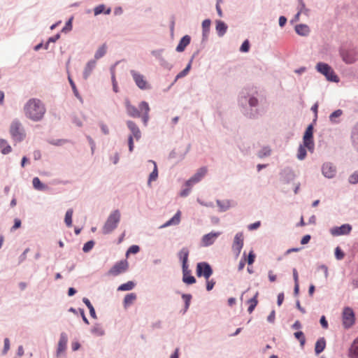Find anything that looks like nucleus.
Wrapping results in <instances>:
<instances>
[{"instance_id": "cd10ccee", "label": "nucleus", "mask_w": 358, "mask_h": 358, "mask_svg": "<svg viewBox=\"0 0 358 358\" xmlns=\"http://www.w3.org/2000/svg\"><path fill=\"white\" fill-rule=\"evenodd\" d=\"M93 12L94 16H97L99 15H110L111 13V8L109 6H106L104 3H100L96 6L93 8Z\"/></svg>"}, {"instance_id": "c03bdc74", "label": "nucleus", "mask_w": 358, "mask_h": 358, "mask_svg": "<svg viewBox=\"0 0 358 358\" xmlns=\"http://www.w3.org/2000/svg\"><path fill=\"white\" fill-rule=\"evenodd\" d=\"M73 208H69L64 216V223L67 227H71L73 226Z\"/></svg>"}, {"instance_id": "ddd939ff", "label": "nucleus", "mask_w": 358, "mask_h": 358, "mask_svg": "<svg viewBox=\"0 0 358 358\" xmlns=\"http://www.w3.org/2000/svg\"><path fill=\"white\" fill-rule=\"evenodd\" d=\"M244 245V237H243V233L242 231L238 232L236 234L233 245H232V250L234 252L236 257H238Z\"/></svg>"}, {"instance_id": "72a5a7b5", "label": "nucleus", "mask_w": 358, "mask_h": 358, "mask_svg": "<svg viewBox=\"0 0 358 358\" xmlns=\"http://www.w3.org/2000/svg\"><path fill=\"white\" fill-rule=\"evenodd\" d=\"M137 295L134 292H130L127 294L122 301V304L124 308H127L133 304V303L136 300Z\"/></svg>"}, {"instance_id": "09e8293b", "label": "nucleus", "mask_w": 358, "mask_h": 358, "mask_svg": "<svg viewBox=\"0 0 358 358\" xmlns=\"http://www.w3.org/2000/svg\"><path fill=\"white\" fill-rule=\"evenodd\" d=\"M107 51V46L106 43L101 45L94 53V59H99L103 57Z\"/></svg>"}, {"instance_id": "6e6d98bb", "label": "nucleus", "mask_w": 358, "mask_h": 358, "mask_svg": "<svg viewBox=\"0 0 358 358\" xmlns=\"http://www.w3.org/2000/svg\"><path fill=\"white\" fill-rule=\"evenodd\" d=\"M345 256V252L340 246H336L334 249V257L336 260H342Z\"/></svg>"}, {"instance_id": "a18cd8bd", "label": "nucleus", "mask_w": 358, "mask_h": 358, "mask_svg": "<svg viewBox=\"0 0 358 358\" xmlns=\"http://www.w3.org/2000/svg\"><path fill=\"white\" fill-rule=\"evenodd\" d=\"M90 332L91 334L98 336H103L105 335V331L99 323H95L94 327L91 329Z\"/></svg>"}, {"instance_id": "052dcab7", "label": "nucleus", "mask_w": 358, "mask_h": 358, "mask_svg": "<svg viewBox=\"0 0 358 358\" xmlns=\"http://www.w3.org/2000/svg\"><path fill=\"white\" fill-rule=\"evenodd\" d=\"M271 154V150L268 146H264L259 152V157L262 158L270 156Z\"/></svg>"}, {"instance_id": "b1692460", "label": "nucleus", "mask_w": 358, "mask_h": 358, "mask_svg": "<svg viewBox=\"0 0 358 358\" xmlns=\"http://www.w3.org/2000/svg\"><path fill=\"white\" fill-rule=\"evenodd\" d=\"M294 31L300 36H308L310 32L309 26L306 24H296L294 27Z\"/></svg>"}, {"instance_id": "393cba45", "label": "nucleus", "mask_w": 358, "mask_h": 358, "mask_svg": "<svg viewBox=\"0 0 358 358\" xmlns=\"http://www.w3.org/2000/svg\"><path fill=\"white\" fill-rule=\"evenodd\" d=\"M343 114V110L338 108L334 110L329 115V120L331 124H338L341 122V116Z\"/></svg>"}, {"instance_id": "c85d7f7f", "label": "nucleus", "mask_w": 358, "mask_h": 358, "mask_svg": "<svg viewBox=\"0 0 358 358\" xmlns=\"http://www.w3.org/2000/svg\"><path fill=\"white\" fill-rule=\"evenodd\" d=\"M96 66V61L95 59H90L86 64L84 71L83 73V78L84 80H87L90 76L91 75L92 71Z\"/></svg>"}, {"instance_id": "49530a36", "label": "nucleus", "mask_w": 358, "mask_h": 358, "mask_svg": "<svg viewBox=\"0 0 358 358\" xmlns=\"http://www.w3.org/2000/svg\"><path fill=\"white\" fill-rule=\"evenodd\" d=\"M73 16L70 17L65 22L64 26L62 28L60 33L67 34L73 29Z\"/></svg>"}, {"instance_id": "5fc2aeb1", "label": "nucleus", "mask_w": 358, "mask_h": 358, "mask_svg": "<svg viewBox=\"0 0 358 358\" xmlns=\"http://www.w3.org/2000/svg\"><path fill=\"white\" fill-rule=\"evenodd\" d=\"M212 21L210 18L203 20L201 22L202 32L210 33Z\"/></svg>"}, {"instance_id": "c9c22d12", "label": "nucleus", "mask_w": 358, "mask_h": 358, "mask_svg": "<svg viewBox=\"0 0 358 358\" xmlns=\"http://www.w3.org/2000/svg\"><path fill=\"white\" fill-rule=\"evenodd\" d=\"M136 285V282L134 280H129L120 285L117 289L118 292H127L132 290Z\"/></svg>"}, {"instance_id": "f8f14e48", "label": "nucleus", "mask_w": 358, "mask_h": 358, "mask_svg": "<svg viewBox=\"0 0 358 358\" xmlns=\"http://www.w3.org/2000/svg\"><path fill=\"white\" fill-rule=\"evenodd\" d=\"M352 230V226L349 223H344L340 226H334L329 229L333 236H341L349 235Z\"/></svg>"}, {"instance_id": "f257e3e1", "label": "nucleus", "mask_w": 358, "mask_h": 358, "mask_svg": "<svg viewBox=\"0 0 358 358\" xmlns=\"http://www.w3.org/2000/svg\"><path fill=\"white\" fill-rule=\"evenodd\" d=\"M238 106L243 115L250 120H257L262 115V110L259 107V101L253 94L241 96Z\"/></svg>"}, {"instance_id": "a878e982", "label": "nucleus", "mask_w": 358, "mask_h": 358, "mask_svg": "<svg viewBox=\"0 0 358 358\" xmlns=\"http://www.w3.org/2000/svg\"><path fill=\"white\" fill-rule=\"evenodd\" d=\"M327 341L324 337H320L315 343L314 352L315 355H320L325 350Z\"/></svg>"}, {"instance_id": "338daca9", "label": "nucleus", "mask_w": 358, "mask_h": 358, "mask_svg": "<svg viewBox=\"0 0 358 358\" xmlns=\"http://www.w3.org/2000/svg\"><path fill=\"white\" fill-rule=\"evenodd\" d=\"M10 348V340L8 338H5L3 340V350L1 352L2 355H4L7 354V352H8Z\"/></svg>"}, {"instance_id": "9d476101", "label": "nucleus", "mask_w": 358, "mask_h": 358, "mask_svg": "<svg viewBox=\"0 0 358 358\" xmlns=\"http://www.w3.org/2000/svg\"><path fill=\"white\" fill-rule=\"evenodd\" d=\"M130 74L131 75L136 85L141 90H148L152 88L151 85L145 79V76L141 73L131 70Z\"/></svg>"}, {"instance_id": "f704fd0d", "label": "nucleus", "mask_w": 358, "mask_h": 358, "mask_svg": "<svg viewBox=\"0 0 358 358\" xmlns=\"http://www.w3.org/2000/svg\"><path fill=\"white\" fill-rule=\"evenodd\" d=\"M148 162L152 163L154 165L153 169L150 173V174L148 176V184L150 185L151 182H153V181H155L157 180L158 176H159V171H158L157 162L155 161L150 159Z\"/></svg>"}, {"instance_id": "20e7f679", "label": "nucleus", "mask_w": 358, "mask_h": 358, "mask_svg": "<svg viewBox=\"0 0 358 358\" xmlns=\"http://www.w3.org/2000/svg\"><path fill=\"white\" fill-rule=\"evenodd\" d=\"M315 70L324 76L328 82L338 83L340 81V78L334 69L326 62H317L315 66Z\"/></svg>"}, {"instance_id": "bf43d9fd", "label": "nucleus", "mask_w": 358, "mask_h": 358, "mask_svg": "<svg viewBox=\"0 0 358 358\" xmlns=\"http://www.w3.org/2000/svg\"><path fill=\"white\" fill-rule=\"evenodd\" d=\"M348 182L351 185H356L358 183V170L354 171L349 176Z\"/></svg>"}, {"instance_id": "4be33fe9", "label": "nucleus", "mask_w": 358, "mask_h": 358, "mask_svg": "<svg viewBox=\"0 0 358 358\" xmlns=\"http://www.w3.org/2000/svg\"><path fill=\"white\" fill-rule=\"evenodd\" d=\"M191 41L192 37L188 34H185L182 36L176 48V51L178 52H184L187 47L190 44Z\"/></svg>"}, {"instance_id": "79ce46f5", "label": "nucleus", "mask_w": 358, "mask_h": 358, "mask_svg": "<svg viewBox=\"0 0 358 358\" xmlns=\"http://www.w3.org/2000/svg\"><path fill=\"white\" fill-rule=\"evenodd\" d=\"M181 220V211L178 210L170 219L167 220V224L171 226L178 225Z\"/></svg>"}, {"instance_id": "bb28decb", "label": "nucleus", "mask_w": 358, "mask_h": 358, "mask_svg": "<svg viewBox=\"0 0 358 358\" xmlns=\"http://www.w3.org/2000/svg\"><path fill=\"white\" fill-rule=\"evenodd\" d=\"M32 185L34 189L41 192H47L49 190V186L42 182L38 177H34L32 179Z\"/></svg>"}, {"instance_id": "5701e85b", "label": "nucleus", "mask_w": 358, "mask_h": 358, "mask_svg": "<svg viewBox=\"0 0 358 358\" xmlns=\"http://www.w3.org/2000/svg\"><path fill=\"white\" fill-rule=\"evenodd\" d=\"M215 31L219 37H222L225 35L228 30L227 24L221 20H215Z\"/></svg>"}, {"instance_id": "a211bd4d", "label": "nucleus", "mask_w": 358, "mask_h": 358, "mask_svg": "<svg viewBox=\"0 0 358 358\" xmlns=\"http://www.w3.org/2000/svg\"><path fill=\"white\" fill-rule=\"evenodd\" d=\"M126 124L130 131L128 136L135 138L137 141H139L141 138V131L136 123L133 120H129L126 121Z\"/></svg>"}, {"instance_id": "8fccbe9b", "label": "nucleus", "mask_w": 358, "mask_h": 358, "mask_svg": "<svg viewBox=\"0 0 358 358\" xmlns=\"http://www.w3.org/2000/svg\"><path fill=\"white\" fill-rule=\"evenodd\" d=\"M176 293L181 295V298L185 305H191V301L192 299V295L189 293H182L181 292L177 290Z\"/></svg>"}, {"instance_id": "2f4dec72", "label": "nucleus", "mask_w": 358, "mask_h": 358, "mask_svg": "<svg viewBox=\"0 0 358 358\" xmlns=\"http://www.w3.org/2000/svg\"><path fill=\"white\" fill-rule=\"evenodd\" d=\"M348 356L349 358H358V336L353 340L348 348Z\"/></svg>"}, {"instance_id": "680f3d73", "label": "nucleus", "mask_w": 358, "mask_h": 358, "mask_svg": "<svg viewBox=\"0 0 358 358\" xmlns=\"http://www.w3.org/2000/svg\"><path fill=\"white\" fill-rule=\"evenodd\" d=\"M188 74V73L185 72V71H184L183 69L180 71L175 77V79L173 81V83L170 85V86L168 87L167 90H169L175 83L176 82L182 78H184Z\"/></svg>"}, {"instance_id": "6e6552de", "label": "nucleus", "mask_w": 358, "mask_h": 358, "mask_svg": "<svg viewBox=\"0 0 358 358\" xmlns=\"http://www.w3.org/2000/svg\"><path fill=\"white\" fill-rule=\"evenodd\" d=\"M213 274V269L209 262L203 261L196 264V275L197 278H203L205 280H208Z\"/></svg>"}, {"instance_id": "de8ad7c7", "label": "nucleus", "mask_w": 358, "mask_h": 358, "mask_svg": "<svg viewBox=\"0 0 358 358\" xmlns=\"http://www.w3.org/2000/svg\"><path fill=\"white\" fill-rule=\"evenodd\" d=\"M47 142L52 145L55 146H62L66 143H72L71 140L65 139V138H58V139H48Z\"/></svg>"}, {"instance_id": "f3484780", "label": "nucleus", "mask_w": 358, "mask_h": 358, "mask_svg": "<svg viewBox=\"0 0 358 358\" xmlns=\"http://www.w3.org/2000/svg\"><path fill=\"white\" fill-rule=\"evenodd\" d=\"M189 250L187 247L182 248L177 254L179 262L181 264V268H188Z\"/></svg>"}, {"instance_id": "4468645a", "label": "nucleus", "mask_w": 358, "mask_h": 358, "mask_svg": "<svg viewBox=\"0 0 358 358\" xmlns=\"http://www.w3.org/2000/svg\"><path fill=\"white\" fill-rule=\"evenodd\" d=\"M322 175L328 178H334L336 175V167L333 163L327 162L323 163L321 167Z\"/></svg>"}, {"instance_id": "7ed1b4c3", "label": "nucleus", "mask_w": 358, "mask_h": 358, "mask_svg": "<svg viewBox=\"0 0 358 358\" xmlns=\"http://www.w3.org/2000/svg\"><path fill=\"white\" fill-rule=\"evenodd\" d=\"M338 53L342 61L346 64L355 63L357 58V51L352 44L348 46L346 44H341L338 48Z\"/></svg>"}, {"instance_id": "0eeeda50", "label": "nucleus", "mask_w": 358, "mask_h": 358, "mask_svg": "<svg viewBox=\"0 0 358 358\" xmlns=\"http://www.w3.org/2000/svg\"><path fill=\"white\" fill-rule=\"evenodd\" d=\"M356 322L355 313L350 306L344 307L342 312V325L345 329L351 328Z\"/></svg>"}, {"instance_id": "58836bf2", "label": "nucleus", "mask_w": 358, "mask_h": 358, "mask_svg": "<svg viewBox=\"0 0 358 358\" xmlns=\"http://www.w3.org/2000/svg\"><path fill=\"white\" fill-rule=\"evenodd\" d=\"M230 200L228 199L224 201L220 199L216 200V203L217 207L219 208V211L222 213L226 212L230 208Z\"/></svg>"}, {"instance_id": "c756f323", "label": "nucleus", "mask_w": 358, "mask_h": 358, "mask_svg": "<svg viewBox=\"0 0 358 358\" xmlns=\"http://www.w3.org/2000/svg\"><path fill=\"white\" fill-rule=\"evenodd\" d=\"M258 296L259 292H256V293L254 294L252 297L247 300L246 303L247 304H248L247 311L248 312V313H252L256 307L257 306L259 303Z\"/></svg>"}, {"instance_id": "2eb2a0df", "label": "nucleus", "mask_w": 358, "mask_h": 358, "mask_svg": "<svg viewBox=\"0 0 358 358\" xmlns=\"http://www.w3.org/2000/svg\"><path fill=\"white\" fill-rule=\"evenodd\" d=\"M221 234L222 232L220 231H212L204 234L201 238V245L203 247H209L212 245Z\"/></svg>"}, {"instance_id": "4d7b16f0", "label": "nucleus", "mask_w": 358, "mask_h": 358, "mask_svg": "<svg viewBox=\"0 0 358 358\" xmlns=\"http://www.w3.org/2000/svg\"><path fill=\"white\" fill-rule=\"evenodd\" d=\"M250 46L251 45L250 41L248 39H245L241 43L239 48V51L243 53H247L250 51Z\"/></svg>"}, {"instance_id": "603ef678", "label": "nucleus", "mask_w": 358, "mask_h": 358, "mask_svg": "<svg viewBox=\"0 0 358 358\" xmlns=\"http://www.w3.org/2000/svg\"><path fill=\"white\" fill-rule=\"evenodd\" d=\"M141 251V247L138 245H130L126 251V257L129 255H136Z\"/></svg>"}, {"instance_id": "aec40b11", "label": "nucleus", "mask_w": 358, "mask_h": 358, "mask_svg": "<svg viewBox=\"0 0 358 358\" xmlns=\"http://www.w3.org/2000/svg\"><path fill=\"white\" fill-rule=\"evenodd\" d=\"M281 180L285 184H289L296 178L294 171L290 167H285L280 171Z\"/></svg>"}, {"instance_id": "13d9d810", "label": "nucleus", "mask_w": 358, "mask_h": 358, "mask_svg": "<svg viewBox=\"0 0 358 358\" xmlns=\"http://www.w3.org/2000/svg\"><path fill=\"white\" fill-rule=\"evenodd\" d=\"M256 254L253 250H250L246 259V263L248 266H252L255 262Z\"/></svg>"}, {"instance_id": "e433bc0d", "label": "nucleus", "mask_w": 358, "mask_h": 358, "mask_svg": "<svg viewBox=\"0 0 358 358\" xmlns=\"http://www.w3.org/2000/svg\"><path fill=\"white\" fill-rule=\"evenodd\" d=\"M0 151L3 155H8L12 152V147L6 139L0 138Z\"/></svg>"}, {"instance_id": "473e14b6", "label": "nucleus", "mask_w": 358, "mask_h": 358, "mask_svg": "<svg viewBox=\"0 0 358 358\" xmlns=\"http://www.w3.org/2000/svg\"><path fill=\"white\" fill-rule=\"evenodd\" d=\"M208 172V168L205 166L200 167L196 170V173L191 176L194 181L197 183L201 180Z\"/></svg>"}, {"instance_id": "774afa93", "label": "nucleus", "mask_w": 358, "mask_h": 358, "mask_svg": "<svg viewBox=\"0 0 358 358\" xmlns=\"http://www.w3.org/2000/svg\"><path fill=\"white\" fill-rule=\"evenodd\" d=\"M206 280V290L208 292H210V291H211L214 288L216 282H215V280L213 278H212V279L209 278V279Z\"/></svg>"}, {"instance_id": "9b49d317", "label": "nucleus", "mask_w": 358, "mask_h": 358, "mask_svg": "<svg viewBox=\"0 0 358 358\" xmlns=\"http://www.w3.org/2000/svg\"><path fill=\"white\" fill-rule=\"evenodd\" d=\"M138 108L141 110L140 116L138 118L141 119L142 123L144 127H148L150 120V107L148 101H141L138 103Z\"/></svg>"}, {"instance_id": "423d86ee", "label": "nucleus", "mask_w": 358, "mask_h": 358, "mask_svg": "<svg viewBox=\"0 0 358 358\" xmlns=\"http://www.w3.org/2000/svg\"><path fill=\"white\" fill-rule=\"evenodd\" d=\"M22 124L17 119H15L10 124V134L14 141L20 143L24 141L26 137V134L21 129Z\"/></svg>"}, {"instance_id": "e2e57ef3", "label": "nucleus", "mask_w": 358, "mask_h": 358, "mask_svg": "<svg viewBox=\"0 0 358 358\" xmlns=\"http://www.w3.org/2000/svg\"><path fill=\"white\" fill-rule=\"evenodd\" d=\"M351 141L358 138V122L352 127L350 133Z\"/></svg>"}, {"instance_id": "0e129e2a", "label": "nucleus", "mask_w": 358, "mask_h": 358, "mask_svg": "<svg viewBox=\"0 0 358 358\" xmlns=\"http://www.w3.org/2000/svg\"><path fill=\"white\" fill-rule=\"evenodd\" d=\"M22 226V221L20 218L15 217L13 220V225L10 228V231H15L17 229H20Z\"/></svg>"}, {"instance_id": "37998d69", "label": "nucleus", "mask_w": 358, "mask_h": 358, "mask_svg": "<svg viewBox=\"0 0 358 358\" xmlns=\"http://www.w3.org/2000/svg\"><path fill=\"white\" fill-rule=\"evenodd\" d=\"M306 157H307L306 148H305V144L302 142V143H300L298 147L296 157L299 160L302 161V160L305 159Z\"/></svg>"}, {"instance_id": "39448f33", "label": "nucleus", "mask_w": 358, "mask_h": 358, "mask_svg": "<svg viewBox=\"0 0 358 358\" xmlns=\"http://www.w3.org/2000/svg\"><path fill=\"white\" fill-rule=\"evenodd\" d=\"M121 214L118 209L113 210L108 215L102 228L103 234H108L115 230L120 221Z\"/></svg>"}, {"instance_id": "f03ea898", "label": "nucleus", "mask_w": 358, "mask_h": 358, "mask_svg": "<svg viewBox=\"0 0 358 358\" xmlns=\"http://www.w3.org/2000/svg\"><path fill=\"white\" fill-rule=\"evenodd\" d=\"M24 111L26 117L34 122H39L43 118L46 108L40 99L31 98L24 104Z\"/></svg>"}, {"instance_id": "3c124183", "label": "nucleus", "mask_w": 358, "mask_h": 358, "mask_svg": "<svg viewBox=\"0 0 358 358\" xmlns=\"http://www.w3.org/2000/svg\"><path fill=\"white\" fill-rule=\"evenodd\" d=\"M95 241L93 239L89 240L86 243H85L82 248L83 252H90L93 249L94 246L95 245Z\"/></svg>"}, {"instance_id": "dca6fc26", "label": "nucleus", "mask_w": 358, "mask_h": 358, "mask_svg": "<svg viewBox=\"0 0 358 358\" xmlns=\"http://www.w3.org/2000/svg\"><path fill=\"white\" fill-rule=\"evenodd\" d=\"M68 336L66 332H62L57 345L56 356L58 357L62 353H64L67 349Z\"/></svg>"}, {"instance_id": "6ab92c4d", "label": "nucleus", "mask_w": 358, "mask_h": 358, "mask_svg": "<svg viewBox=\"0 0 358 358\" xmlns=\"http://www.w3.org/2000/svg\"><path fill=\"white\" fill-rule=\"evenodd\" d=\"M124 106L126 109V113L128 116L133 117V118H138L140 116V112L139 108L136 107L135 106L132 105L131 103V101L129 99L126 98L124 99Z\"/></svg>"}, {"instance_id": "7c9ffc66", "label": "nucleus", "mask_w": 358, "mask_h": 358, "mask_svg": "<svg viewBox=\"0 0 358 358\" xmlns=\"http://www.w3.org/2000/svg\"><path fill=\"white\" fill-rule=\"evenodd\" d=\"M67 79H68V81L69 83V85L71 87V90L73 91V93L74 94V96L81 102V103H83V99L82 97V96L80 95L77 87H76V83L74 82L73 79L72 78L69 71H67Z\"/></svg>"}, {"instance_id": "69168bd1", "label": "nucleus", "mask_w": 358, "mask_h": 358, "mask_svg": "<svg viewBox=\"0 0 358 358\" xmlns=\"http://www.w3.org/2000/svg\"><path fill=\"white\" fill-rule=\"evenodd\" d=\"M164 52V49L162 48H160V49H157V50H153L151 51V55L155 57V59L157 60H160L161 58H163L164 57L162 56V52Z\"/></svg>"}, {"instance_id": "412c9836", "label": "nucleus", "mask_w": 358, "mask_h": 358, "mask_svg": "<svg viewBox=\"0 0 358 358\" xmlns=\"http://www.w3.org/2000/svg\"><path fill=\"white\" fill-rule=\"evenodd\" d=\"M182 281L187 286L194 285L196 282V278L192 275V271L188 268H182Z\"/></svg>"}, {"instance_id": "ea45409f", "label": "nucleus", "mask_w": 358, "mask_h": 358, "mask_svg": "<svg viewBox=\"0 0 358 358\" xmlns=\"http://www.w3.org/2000/svg\"><path fill=\"white\" fill-rule=\"evenodd\" d=\"M314 131L315 127L312 125L308 124L306 127L302 136V141L303 140H309L314 139Z\"/></svg>"}, {"instance_id": "864d4df0", "label": "nucleus", "mask_w": 358, "mask_h": 358, "mask_svg": "<svg viewBox=\"0 0 358 358\" xmlns=\"http://www.w3.org/2000/svg\"><path fill=\"white\" fill-rule=\"evenodd\" d=\"M302 142L305 144L306 151L308 150L310 153H313L315 150V141L314 139L303 140Z\"/></svg>"}, {"instance_id": "4c0bfd02", "label": "nucleus", "mask_w": 358, "mask_h": 358, "mask_svg": "<svg viewBox=\"0 0 358 358\" xmlns=\"http://www.w3.org/2000/svg\"><path fill=\"white\" fill-rule=\"evenodd\" d=\"M82 301L85 303V305L87 306V308L89 309L90 317L93 319H97V315H96L95 308L93 306V305L92 304L90 300L87 297H83Z\"/></svg>"}, {"instance_id": "a19ab883", "label": "nucleus", "mask_w": 358, "mask_h": 358, "mask_svg": "<svg viewBox=\"0 0 358 358\" xmlns=\"http://www.w3.org/2000/svg\"><path fill=\"white\" fill-rule=\"evenodd\" d=\"M293 335L294 338L299 342L300 346L303 348L306 343V338L303 331L299 330L295 331Z\"/></svg>"}, {"instance_id": "1a4fd4ad", "label": "nucleus", "mask_w": 358, "mask_h": 358, "mask_svg": "<svg viewBox=\"0 0 358 358\" xmlns=\"http://www.w3.org/2000/svg\"><path fill=\"white\" fill-rule=\"evenodd\" d=\"M129 264L127 259H121L114 264V265L107 271L106 275L117 276L126 272L129 268Z\"/></svg>"}]
</instances>
